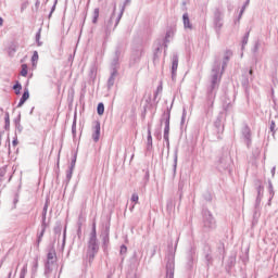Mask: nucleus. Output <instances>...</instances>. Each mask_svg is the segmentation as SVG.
Masks as SVG:
<instances>
[{"instance_id":"nucleus-1","label":"nucleus","mask_w":278,"mask_h":278,"mask_svg":"<svg viewBox=\"0 0 278 278\" xmlns=\"http://www.w3.org/2000/svg\"><path fill=\"white\" fill-rule=\"evenodd\" d=\"M97 253H99V239H97V224H92V229L89 235V240L87 242V252L86 260H88L89 264L94 262V257H97Z\"/></svg>"},{"instance_id":"nucleus-2","label":"nucleus","mask_w":278,"mask_h":278,"mask_svg":"<svg viewBox=\"0 0 278 278\" xmlns=\"http://www.w3.org/2000/svg\"><path fill=\"white\" fill-rule=\"evenodd\" d=\"M222 76H223V73H220V65L217 64L212 70L210 92H214V90H218V86H220Z\"/></svg>"},{"instance_id":"nucleus-3","label":"nucleus","mask_w":278,"mask_h":278,"mask_svg":"<svg viewBox=\"0 0 278 278\" xmlns=\"http://www.w3.org/2000/svg\"><path fill=\"white\" fill-rule=\"evenodd\" d=\"M161 123H164L165 125L163 138L165 142H167V147H170V141L168 139V136L170 134V109H167V112L163 113Z\"/></svg>"},{"instance_id":"nucleus-4","label":"nucleus","mask_w":278,"mask_h":278,"mask_svg":"<svg viewBox=\"0 0 278 278\" xmlns=\"http://www.w3.org/2000/svg\"><path fill=\"white\" fill-rule=\"evenodd\" d=\"M203 227L207 231H211L212 229H216V219L214 218V215H212V212L208 210L203 211Z\"/></svg>"},{"instance_id":"nucleus-5","label":"nucleus","mask_w":278,"mask_h":278,"mask_svg":"<svg viewBox=\"0 0 278 278\" xmlns=\"http://www.w3.org/2000/svg\"><path fill=\"white\" fill-rule=\"evenodd\" d=\"M223 18H225L223 11H220V9H216L214 11V17H213V25L216 34H220V29H223V25H224Z\"/></svg>"},{"instance_id":"nucleus-6","label":"nucleus","mask_w":278,"mask_h":278,"mask_svg":"<svg viewBox=\"0 0 278 278\" xmlns=\"http://www.w3.org/2000/svg\"><path fill=\"white\" fill-rule=\"evenodd\" d=\"M230 166L231 159L229 156H222L217 161V170H219V173H225V170H229Z\"/></svg>"},{"instance_id":"nucleus-7","label":"nucleus","mask_w":278,"mask_h":278,"mask_svg":"<svg viewBox=\"0 0 278 278\" xmlns=\"http://www.w3.org/2000/svg\"><path fill=\"white\" fill-rule=\"evenodd\" d=\"M166 278H175V257L169 256L166 263Z\"/></svg>"},{"instance_id":"nucleus-8","label":"nucleus","mask_w":278,"mask_h":278,"mask_svg":"<svg viewBox=\"0 0 278 278\" xmlns=\"http://www.w3.org/2000/svg\"><path fill=\"white\" fill-rule=\"evenodd\" d=\"M179 67V55L174 54L172 58V80L177 79V68Z\"/></svg>"},{"instance_id":"nucleus-9","label":"nucleus","mask_w":278,"mask_h":278,"mask_svg":"<svg viewBox=\"0 0 278 278\" xmlns=\"http://www.w3.org/2000/svg\"><path fill=\"white\" fill-rule=\"evenodd\" d=\"M55 262V250H50L47 255V263H46V275L49 274L51 270V264Z\"/></svg>"},{"instance_id":"nucleus-10","label":"nucleus","mask_w":278,"mask_h":278,"mask_svg":"<svg viewBox=\"0 0 278 278\" xmlns=\"http://www.w3.org/2000/svg\"><path fill=\"white\" fill-rule=\"evenodd\" d=\"M92 129V140L93 142H97L101 138V123L94 122Z\"/></svg>"},{"instance_id":"nucleus-11","label":"nucleus","mask_w":278,"mask_h":278,"mask_svg":"<svg viewBox=\"0 0 278 278\" xmlns=\"http://www.w3.org/2000/svg\"><path fill=\"white\" fill-rule=\"evenodd\" d=\"M128 3H129V0H126L125 3L122 5L121 12L117 15V17L115 18L114 29H116V27H118V24L121 23V20L123 18V14H125V8Z\"/></svg>"},{"instance_id":"nucleus-12","label":"nucleus","mask_w":278,"mask_h":278,"mask_svg":"<svg viewBox=\"0 0 278 278\" xmlns=\"http://www.w3.org/2000/svg\"><path fill=\"white\" fill-rule=\"evenodd\" d=\"M116 77H118V71L114 70L111 71V76L109 77L108 80V88H112L116 81Z\"/></svg>"},{"instance_id":"nucleus-13","label":"nucleus","mask_w":278,"mask_h":278,"mask_svg":"<svg viewBox=\"0 0 278 278\" xmlns=\"http://www.w3.org/2000/svg\"><path fill=\"white\" fill-rule=\"evenodd\" d=\"M242 136L247 140L248 144H250L251 143V128H249V125L243 126Z\"/></svg>"},{"instance_id":"nucleus-14","label":"nucleus","mask_w":278,"mask_h":278,"mask_svg":"<svg viewBox=\"0 0 278 278\" xmlns=\"http://www.w3.org/2000/svg\"><path fill=\"white\" fill-rule=\"evenodd\" d=\"M232 55H233V53L230 50L226 51L225 56L223 59V65H222L223 71H225V68H227V64L229 63V60H231Z\"/></svg>"},{"instance_id":"nucleus-15","label":"nucleus","mask_w":278,"mask_h":278,"mask_svg":"<svg viewBox=\"0 0 278 278\" xmlns=\"http://www.w3.org/2000/svg\"><path fill=\"white\" fill-rule=\"evenodd\" d=\"M182 23L185 29H192V23H190V16L188 15V13H184Z\"/></svg>"},{"instance_id":"nucleus-16","label":"nucleus","mask_w":278,"mask_h":278,"mask_svg":"<svg viewBox=\"0 0 278 278\" xmlns=\"http://www.w3.org/2000/svg\"><path fill=\"white\" fill-rule=\"evenodd\" d=\"M174 35H175V33L173 31V29H167L165 38H164L165 49H168V42H170L169 38H173Z\"/></svg>"},{"instance_id":"nucleus-17","label":"nucleus","mask_w":278,"mask_h":278,"mask_svg":"<svg viewBox=\"0 0 278 278\" xmlns=\"http://www.w3.org/2000/svg\"><path fill=\"white\" fill-rule=\"evenodd\" d=\"M102 242L104 247H108V244H110V227L106 226L105 231H104V236L102 238Z\"/></svg>"},{"instance_id":"nucleus-18","label":"nucleus","mask_w":278,"mask_h":278,"mask_svg":"<svg viewBox=\"0 0 278 278\" xmlns=\"http://www.w3.org/2000/svg\"><path fill=\"white\" fill-rule=\"evenodd\" d=\"M160 53H162V41L156 42V47L154 49V60L160 58Z\"/></svg>"},{"instance_id":"nucleus-19","label":"nucleus","mask_w":278,"mask_h":278,"mask_svg":"<svg viewBox=\"0 0 278 278\" xmlns=\"http://www.w3.org/2000/svg\"><path fill=\"white\" fill-rule=\"evenodd\" d=\"M47 231V226H41L40 233L37 235V244H40L42 242V238L45 237V232Z\"/></svg>"},{"instance_id":"nucleus-20","label":"nucleus","mask_w":278,"mask_h":278,"mask_svg":"<svg viewBox=\"0 0 278 278\" xmlns=\"http://www.w3.org/2000/svg\"><path fill=\"white\" fill-rule=\"evenodd\" d=\"M147 144L148 147H153V137L151 136V125L148 126Z\"/></svg>"},{"instance_id":"nucleus-21","label":"nucleus","mask_w":278,"mask_h":278,"mask_svg":"<svg viewBox=\"0 0 278 278\" xmlns=\"http://www.w3.org/2000/svg\"><path fill=\"white\" fill-rule=\"evenodd\" d=\"M89 77L90 79H97V65H91Z\"/></svg>"},{"instance_id":"nucleus-22","label":"nucleus","mask_w":278,"mask_h":278,"mask_svg":"<svg viewBox=\"0 0 278 278\" xmlns=\"http://www.w3.org/2000/svg\"><path fill=\"white\" fill-rule=\"evenodd\" d=\"M116 16V4H114L113 13L111 15V18L106 25V29H110L112 27V23L114 22V17Z\"/></svg>"},{"instance_id":"nucleus-23","label":"nucleus","mask_w":278,"mask_h":278,"mask_svg":"<svg viewBox=\"0 0 278 278\" xmlns=\"http://www.w3.org/2000/svg\"><path fill=\"white\" fill-rule=\"evenodd\" d=\"M250 34H251V30H249V31L244 35V37H243V39H242V41H241V49H242V50H244V46H245V45H249V36H250Z\"/></svg>"},{"instance_id":"nucleus-24","label":"nucleus","mask_w":278,"mask_h":278,"mask_svg":"<svg viewBox=\"0 0 278 278\" xmlns=\"http://www.w3.org/2000/svg\"><path fill=\"white\" fill-rule=\"evenodd\" d=\"M4 129L8 131L10 129V113L4 114Z\"/></svg>"},{"instance_id":"nucleus-25","label":"nucleus","mask_w":278,"mask_h":278,"mask_svg":"<svg viewBox=\"0 0 278 278\" xmlns=\"http://www.w3.org/2000/svg\"><path fill=\"white\" fill-rule=\"evenodd\" d=\"M41 31H42V28H39L37 34H36V37H35V40L37 42V47H42V41H40Z\"/></svg>"},{"instance_id":"nucleus-26","label":"nucleus","mask_w":278,"mask_h":278,"mask_svg":"<svg viewBox=\"0 0 278 278\" xmlns=\"http://www.w3.org/2000/svg\"><path fill=\"white\" fill-rule=\"evenodd\" d=\"M97 112H98L99 116H102L103 112H105V105L103 104V102H100L98 104Z\"/></svg>"},{"instance_id":"nucleus-27","label":"nucleus","mask_w":278,"mask_h":278,"mask_svg":"<svg viewBox=\"0 0 278 278\" xmlns=\"http://www.w3.org/2000/svg\"><path fill=\"white\" fill-rule=\"evenodd\" d=\"M13 90H15V94H21V90H23V85L16 81V84L13 86Z\"/></svg>"},{"instance_id":"nucleus-28","label":"nucleus","mask_w":278,"mask_h":278,"mask_svg":"<svg viewBox=\"0 0 278 278\" xmlns=\"http://www.w3.org/2000/svg\"><path fill=\"white\" fill-rule=\"evenodd\" d=\"M250 3H251V0L245 1V3L243 4V7L241 8V11L239 13V18H242V15L244 14V10H247V8H249Z\"/></svg>"},{"instance_id":"nucleus-29","label":"nucleus","mask_w":278,"mask_h":278,"mask_svg":"<svg viewBox=\"0 0 278 278\" xmlns=\"http://www.w3.org/2000/svg\"><path fill=\"white\" fill-rule=\"evenodd\" d=\"M27 99H29V89H24V92L22 94V98L20 100H22V102L25 103V101H27Z\"/></svg>"},{"instance_id":"nucleus-30","label":"nucleus","mask_w":278,"mask_h":278,"mask_svg":"<svg viewBox=\"0 0 278 278\" xmlns=\"http://www.w3.org/2000/svg\"><path fill=\"white\" fill-rule=\"evenodd\" d=\"M114 70L118 71V56H116L111 64V71Z\"/></svg>"},{"instance_id":"nucleus-31","label":"nucleus","mask_w":278,"mask_h":278,"mask_svg":"<svg viewBox=\"0 0 278 278\" xmlns=\"http://www.w3.org/2000/svg\"><path fill=\"white\" fill-rule=\"evenodd\" d=\"M8 53L10 58H14V53H16V46L12 45L9 47Z\"/></svg>"},{"instance_id":"nucleus-32","label":"nucleus","mask_w":278,"mask_h":278,"mask_svg":"<svg viewBox=\"0 0 278 278\" xmlns=\"http://www.w3.org/2000/svg\"><path fill=\"white\" fill-rule=\"evenodd\" d=\"M97 21H99V8H96L93 10V17H92V23L97 24Z\"/></svg>"},{"instance_id":"nucleus-33","label":"nucleus","mask_w":278,"mask_h":278,"mask_svg":"<svg viewBox=\"0 0 278 278\" xmlns=\"http://www.w3.org/2000/svg\"><path fill=\"white\" fill-rule=\"evenodd\" d=\"M38 51H34L33 56H31V63L33 66H36V64L38 63Z\"/></svg>"},{"instance_id":"nucleus-34","label":"nucleus","mask_w":278,"mask_h":278,"mask_svg":"<svg viewBox=\"0 0 278 278\" xmlns=\"http://www.w3.org/2000/svg\"><path fill=\"white\" fill-rule=\"evenodd\" d=\"M25 277H27V264L23 266L20 273V278H25Z\"/></svg>"},{"instance_id":"nucleus-35","label":"nucleus","mask_w":278,"mask_h":278,"mask_svg":"<svg viewBox=\"0 0 278 278\" xmlns=\"http://www.w3.org/2000/svg\"><path fill=\"white\" fill-rule=\"evenodd\" d=\"M174 208H175V202L173 201V199H169V200L167 201V210H168L169 212H173Z\"/></svg>"},{"instance_id":"nucleus-36","label":"nucleus","mask_w":278,"mask_h":278,"mask_svg":"<svg viewBox=\"0 0 278 278\" xmlns=\"http://www.w3.org/2000/svg\"><path fill=\"white\" fill-rule=\"evenodd\" d=\"M21 75L27 77V64H22Z\"/></svg>"},{"instance_id":"nucleus-37","label":"nucleus","mask_w":278,"mask_h":278,"mask_svg":"<svg viewBox=\"0 0 278 278\" xmlns=\"http://www.w3.org/2000/svg\"><path fill=\"white\" fill-rule=\"evenodd\" d=\"M31 273L33 275H36V273H38V261H34Z\"/></svg>"},{"instance_id":"nucleus-38","label":"nucleus","mask_w":278,"mask_h":278,"mask_svg":"<svg viewBox=\"0 0 278 278\" xmlns=\"http://www.w3.org/2000/svg\"><path fill=\"white\" fill-rule=\"evenodd\" d=\"M75 164H77V154H75L74 157L72 159L71 166H70L72 170H75Z\"/></svg>"},{"instance_id":"nucleus-39","label":"nucleus","mask_w":278,"mask_h":278,"mask_svg":"<svg viewBox=\"0 0 278 278\" xmlns=\"http://www.w3.org/2000/svg\"><path fill=\"white\" fill-rule=\"evenodd\" d=\"M268 190L271 197H275V190L273 189V181L268 180Z\"/></svg>"},{"instance_id":"nucleus-40","label":"nucleus","mask_w":278,"mask_h":278,"mask_svg":"<svg viewBox=\"0 0 278 278\" xmlns=\"http://www.w3.org/2000/svg\"><path fill=\"white\" fill-rule=\"evenodd\" d=\"M257 51H260V41H256L254 43V47L252 48V53H257Z\"/></svg>"},{"instance_id":"nucleus-41","label":"nucleus","mask_w":278,"mask_h":278,"mask_svg":"<svg viewBox=\"0 0 278 278\" xmlns=\"http://www.w3.org/2000/svg\"><path fill=\"white\" fill-rule=\"evenodd\" d=\"M73 168H70L66 173V179L67 181H71V179H73Z\"/></svg>"},{"instance_id":"nucleus-42","label":"nucleus","mask_w":278,"mask_h":278,"mask_svg":"<svg viewBox=\"0 0 278 278\" xmlns=\"http://www.w3.org/2000/svg\"><path fill=\"white\" fill-rule=\"evenodd\" d=\"M130 201L132 202V203H138V201H139V197H138V193H132V195H131V198H130Z\"/></svg>"},{"instance_id":"nucleus-43","label":"nucleus","mask_w":278,"mask_h":278,"mask_svg":"<svg viewBox=\"0 0 278 278\" xmlns=\"http://www.w3.org/2000/svg\"><path fill=\"white\" fill-rule=\"evenodd\" d=\"M188 112L186 111V109L182 110V116H181V122L180 125H184V123H186V116H187Z\"/></svg>"},{"instance_id":"nucleus-44","label":"nucleus","mask_w":278,"mask_h":278,"mask_svg":"<svg viewBox=\"0 0 278 278\" xmlns=\"http://www.w3.org/2000/svg\"><path fill=\"white\" fill-rule=\"evenodd\" d=\"M174 173H177V151L174 154Z\"/></svg>"},{"instance_id":"nucleus-45","label":"nucleus","mask_w":278,"mask_h":278,"mask_svg":"<svg viewBox=\"0 0 278 278\" xmlns=\"http://www.w3.org/2000/svg\"><path fill=\"white\" fill-rule=\"evenodd\" d=\"M41 227H47V213H42V223Z\"/></svg>"},{"instance_id":"nucleus-46","label":"nucleus","mask_w":278,"mask_h":278,"mask_svg":"<svg viewBox=\"0 0 278 278\" xmlns=\"http://www.w3.org/2000/svg\"><path fill=\"white\" fill-rule=\"evenodd\" d=\"M121 255H125L127 253V245L123 244L119 250Z\"/></svg>"},{"instance_id":"nucleus-47","label":"nucleus","mask_w":278,"mask_h":278,"mask_svg":"<svg viewBox=\"0 0 278 278\" xmlns=\"http://www.w3.org/2000/svg\"><path fill=\"white\" fill-rule=\"evenodd\" d=\"M54 233H58L60 236V233H62V226H56L54 227Z\"/></svg>"},{"instance_id":"nucleus-48","label":"nucleus","mask_w":278,"mask_h":278,"mask_svg":"<svg viewBox=\"0 0 278 278\" xmlns=\"http://www.w3.org/2000/svg\"><path fill=\"white\" fill-rule=\"evenodd\" d=\"M160 92H162V85L156 88V91L154 93V99H157V94H160Z\"/></svg>"},{"instance_id":"nucleus-49","label":"nucleus","mask_w":278,"mask_h":278,"mask_svg":"<svg viewBox=\"0 0 278 278\" xmlns=\"http://www.w3.org/2000/svg\"><path fill=\"white\" fill-rule=\"evenodd\" d=\"M72 130H77V118L74 117L73 124H72Z\"/></svg>"},{"instance_id":"nucleus-50","label":"nucleus","mask_w":278,"mask_h":278,"mask_svg":"<svg viewBox=\"0 0 278 278\" xmlns=\"http://www.w3.org/2000/svg\"><path fill=\"white\" fill-rule=\"evenodd\" d=\"M48 210H49V202H46L43 205L42 214H47Z\"/></svg>"},{"instance_id":"nucleus-51","label":"nucleus","mask_w":278,"mask_h":278,"mask_svg":"<svg viewBox=\"0 0 278 278\" xmlns=\"http://www.w3.org/2000/svg\"><path fill=\"white\" fill-rule=\"evenodd\" d=\"M14 125H21V114L13 121Z\"/></svg>"},{"instance_id":"nucleus-52","label":"nucleus","mask_w":278,"mask_h":278,"mask_svg":"<svg viewBox=\"0 0 278 278\" xmlns=\"http://www.w3.org/2000/svg\"><path fill=\"white\" fill-rule=\"evenodd\" d=\"M275 127H276L275 121H271L269 129L270 131H273V134H275Z\"/></svg>"},{"instance_id":"nucleus-53","label":"nucleus","mask_w":278,"mask_h":278,"mask_svg":"<svg viewBox=\"0 0 278 278\" xmlns=\"http://www.w3.org/2000/svg\"><path fill=\"white\" fill-rule=\"evenodd\" d=\"M16 131H18V134L23 132V126L21 124L15 125Z\"/></svg>"},{"instance_id":"nucleus-54","label":"nucleus","mask_w":278,"mask_h":278,"mask_svg":"<svg viewBox=\"0 0 278 278\" xmlns=\"http://www.w3.org/2000/svg\"><path fill=\"white\" fill-rule=\"evenodd\" d=\"M55 3H58V0L55 1ZM55 3L53 4L51 12L49 14L50 17H51V14H53V12H55Z\"/></svg>"},{"instance_id":"nucleus-55","label":"nucleus","mask_w":278,"mask_h":278,"mask_svg":"<svg viewBox=\"0 0 278 278\" xmlns=\"http://www.w3.org/2000/svg\"><path fill=\"white\" fill-rule=\"evenodd\" d=\"M178 190H184V181H179V184H178Z\"/></svg>"},{"instance_id":"nucleus-56","label":"nucleus","mask_w":278,"mask_h":278,"mask_svg":"<svg viewBox=\"0 0 278 278\" xmlns=\"http://www.w3.org/2000/svg\"><path fill=\"white\" fill-rule=\"evenodd\" d=\"M12 144H13V147H16V144H18V138L15 137Z\"/></svg>"},{"instance_id":"nucleus-57","label":"nucleus","mask_w":278,"mask_h":278,"mask_svg":"<svg viewBox=\"0 0 278 278\" xmlns=\"http://www.w3.org/2000/svg\"><path fill=\"white\" fill-rule=\"evenodd\" d=\"M23 105H25V102H23V100H20L17 108H23Z\"/></svg>"},{"instance_id":"nucleus-58","label":"nucleus","mask_w":278,"mask_h":278,"mask_svg":"<svg viewBox=\"0 0 278 278\" xmlns=\"http://www.w3.org/2000/svg\"><path fill=\"white\" fill-rule=\"evenodd\" d=\"M276 170H277V167H276V166H274V167L271 168V177H274V175H275Z\"/></svg>"},{"instance_id":"nucleus-59","label":"nucleus","mask_w":278,"mask_h":278,"mask_svg":"<svg viewBox=\"0 0 278 278\" xmlns=\"http://www.w3.org/2000/svg\"><path fill=\"white\" fill-rule=\"evenodd\" d=\"M154 136H156L159 140H162V135L160 132H154Z\"/></svg>"},{"instance_id":"nucleus-60","label":"nucleus","mask_w":278,"mask_h":278,"mask_svg":"<svg viewBox=\"0 0 278 278\" xmlns=\"http://www.w3.org/2000/svg\"><path fill=\"white\" fill-rule=\"evenodd\" d=\"M0 27H3V17H0Z\"/></svg>"},{"instance_id":"nucleus-61","label":"nucleus","mask_w":278,"mask_h":278,"mask_svg":"<svg viewBox=\"0 0 278 278\" xmlns=\"http://www.w3.org/2000/svg\"><path fill=\"white\" fill-rule=\"evenodd\" d=\"M72 134H73V136L75 138V136H77V130H72Z\"/></svg>"},{"instance_id":"nucleus-62","label":"nucleus","mask_w":278,"mask_h":278,"mask_svg":"<svg viewBox=\"0 0 278 278\" xmlns=\"http://www.w3.org/2000/svg\"><path fill=\"white\" fill-rule=\"evenodd\" d=\"M249 75L253 76V70L249 71Z\"/></svg>"},{"instance_id":"nucleus-63","label":"nucleus","mask_w":278,"mask_h":278,"mask_svg":"<svg viewBox=\"0 0 278 278\" xmlns=\"http://www.w3.org/2000/svg\"><path fill=\"white\" fill-rule=\"evenodd\" d=\"M247 84H249V79H247L245 81H243V86H247Z\"/></svg>"},{"instance_id":"nucleus-64","label":"nucleus","mask_w":278,"mask_h":278,"mask_svg":"<svg viewBox=\"0 0 278 278\" xmlns=\"http://www.w3.org/2000/svg\"><path fill=\"white\" fill-rule=\"evenodd\" d=\"M8 278H12V271L9 273Z\"/></svg>"}]
</instances>
